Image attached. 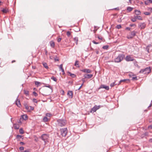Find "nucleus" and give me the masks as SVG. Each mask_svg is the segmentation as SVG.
<instances>
[{"label": "nucleus", "mask_w": 152, "mask_h": 152, "mask_svg": "<svg viewBox=\"0 0 152 152\" xmlns=\"http://www.w3.org/2000/svg\"><path fill=\"white\" fill-rule=\"evenodd\" d=\"M33 94L35 96H37L38 94H37L35 92H33Z\"/></svg>", "instance_id": "49"}, {"label": "nucleus", "mask_w": 152, "mask_h": 152, "mask_svg": "<svg viewBox=\"0 0 152 152\" xmlns=\"http://www.w3.org/2000/svg\"><path fill=\"white\" fill-rule=\"evenodd\" d=\"M61 135L63 137H65L67 133V130L66 128L61 129H60Z\"/></svg>", "instance_id": "5"}, {"label": "nucleus", "mask_w": 152, "mask_h": 152, "mask_svg": "<svg viewBox=\"0 0 152 152\" xmlns=\"http://www.w3.org/2000/svg\"><path fill=\"white\" fill-rule=\"evenodd\" d=\"M137 77H132V80H137Z\"/></svg>", "instance_id": "38"}, {"label": "nucleus", "mask_w": 152, "mask_h": 152, "mask_svg": "<svg viewBox=\"0 0 152 152\" xmlns=\"http://www.w3.org/2000/svg\"><path fill=\"white\" fill-rule=\"evenodd\" d=\"M136 19H138L139 20H142V17L140 16H135Z\"/></svg>", "instance_id": "26"}, {"label": "nucleus", "mask_w": 152, "mask_h": 152, "mask_svg": "<svg viewBox=\"0 0 152 152\" xmlns=\"http://www.w3.org/2000/svg\"><path fill=\"white\" fill-rule=\"evenodd\" d=\"M121 28V26L120 25H117L116 26V28L118 29H120Z\"/></svg>", "instance_id": "41"}, {"label": "nucleus", "mask_w": 152, "mask_h": 152, "mask_svg": "<svg viewBox=\"0 0 152 152\" xmlns=\"http://www.w3.org/2000/svg\"><path fill=\"white\" fill-rule=\"evenodd\" d=\"M125 58L127 61H133L134 60V58L132 57L130 55L127 56Z\"/></svg>", "instance_id": "7"}, {"label": "nucleus", "mask_w": 152, "mask_h": 152, "mask_svg": "<svg viewBox=\"0 0 152 152\" xmlns=\"http://www.w3.org/2000/svg\"><path fill=\"white\" fill-rule=\"evenodd\" d=\"M24 93L26 96H28L29 95V91L27 90H24Z\"/></svg>", "instance_id": "25"}, {"label": "nucleus", "mask_w": 152, "mask_h": 152, "mask_svg": "<svg viewBox=\"0 0 152 152\" xmlns=\"http://www.w3.org/2000/svg\"><path fill=\"white\" fill-rule=\"evenodd\" d=\"M80 71L83 72L88 73H91V70L86 69L81 70Z\"/></svg>", "instance_id": "11"}, {"label": "nucleus", "mask_w": 152, "mask_h": 152, "mask_svg": "<svg viewBox=\"0 0 152 152\" xmlns=\"http://www.w3.org/2000/svg\"><path fill=\"white\" fill-rule=\"evenodd\" d=\"M45 85L44 86V87H45L49 88L51 89L52 90V87L50 86L48 84H45Z\"/></svg>", "instance_id": "24"}, {"label": "nucleus", "mask_w": 152, "mask_h": 152, "mask_svg": "<svg viewBox=\"0 0 152 152\" xmlns=\"http://www.w3.org/2000/svg\"><path fill=\"white\" fill-rule=\"evenodd\" d=\"M19 132L21 134H23L24 133V131L23 129H20L19 130Z\"/></svg>", "instance_id": "35"}, {"label": "nucleus", "mask_w": 152, "mask_h": 152, "mask_svg": "<svg viewBox=\"0 0 152 152\" xmlns=\"http://www.w3.org/2000/svg\"><path fill=\"white\" fill-rule=\"evenodd\" d=\"M152 105V104L151 103V104H150V105L148 107V108H149V107H151Z\"/></svg>", "instance_id": "60"}, {"label": "nucleus", "mask_w": 152, "mask_h": 152, "mask_svg": "<svg viewBox=\"0 0 152 152\" xmlns=\"http://www.w3.org/2000/svg\"><path fill=\"white\" fill-rule=\"evenodd\" d=\"M45 54L46 55H47L48 54V51L46 49H45Z\"/></svg>", "instance_id": "53"}, {"label": "nucleus", "mask_w": 152, "mask_h": 152, "mask_svg": "<svg viewBox=\"0 0 152 152\" xmlns=\"http://www.w3.org/2000/svg\"><path fill=\"white\" fill-rule=\"evenodd\" d=\"M59 69L60 70L63 69V64H61L60 65Z\"/></svg>", "instance_id": "45"}, {"label": "nucleus", "mask_w": 152, "mask_h": 152, "mask_svg": "<svg viewBox=\"0 0 152 152\" xmlns=\"http://www.w3.org/2000/svg\"><path fill=\"white\" fill-rule=\"evenodd\" d=\"M148 133L147 132H145V133L142 134L141 136L142 138H143L144 137L148 136Z\"/></svg>", "instance_id": "16"}, {"label": "nucleus", "mask_w": 152, "mask_h": 152, "mask_svg": "<svg viewBox=\"0 0 152 152\" xmlns=\"http://www.w3.org/2000/svg\"><path fill=\"white\" fill-rule=\"evenodd\" d=\"M98 38L99 39H102V37H98Z\"/></svg>", "instance_id": "59"}, {"label": "nucleus", "mask_w": 152, "mask_h": 152, "mask_svg": "<svg viewBox=\"0 0 152 152\" xmlns=\"http://www.w3.org/2000/svg\"><path fill=\"white\" fill-rule=\"evenodd\" d=\"M127 80L129 81V79H124V80H121L119 82V84H119L121 83H122V82H125Z\"/></svg>", "instance_id": "22"}, {"label": "nucleus", "mask_w": 152, "mask_h": 152, "mask_svg": "<svg viewBox=\"0 0 152 152\" xmlns=\"http://www.w3.org/2000/svg\"><path fill=\"white\" fill-rule=\"evenodd\" d=\"M61 71L63 73V74L64 75V74H65V72H64V69H61Z\"/></svg>", "instance_id": "54"}, {"label": "nucleus", "mask_w": 152, "mask_h": 152, "mask_svg": "<svg viewBox=\"0 0 152 152\" xmlns=\"http://www.w3.org/2000/svg\"><path fill=\"white\" fill-rule=\"evenodd\" d=\"M24 152H29V151L28 150H25L24 151Z\"/></svg>", "instance_id": "63"}, {"label": "nucleus", "mask_w": 152, "mask_h": 152, "mask_svg": "<svg viewBox=\"0 0 152 152\" xmlns=\"http://www.w3.org/2000/svg\"><path fill=\"white\" fill-rule=\"evenodd\" d=\"M137 32L133 31L127 35V37L128 39H132L136 35Z\"/></svg>", "instance_id": "6"}, {"label": "nucleus", "mask_w": 152, "mask_h": 152, "mask_svg": "<svg viewBox=\"0 0 152 152\" xmlns=\"http://www.w3.org/2000/svg\"><path fill=\"white\" fill-rule=\"evenodd\" d=\"M147 10L150 11V12H152V8L151 7H148Z\"/></svg>", "instance_id": "34"}, {"label": "nucleus", "mask_w": 152, "mask_h": 152, "mask_svg": "<svg viewBox=\"0 0 152 152\" xmlns=\"http://www.w3.org/2000/svg\"><path fill=\"white\" fill-rule=\"evenodd\" d=\"M24 106L25 107V108L28 110H29V107L28 106L27 104H24Z\"/></svg>", "instance_id": "39"}, {"label": "nucleus", "mask_w": 152, "mask_h": 152, "mask_svg": "<svg viewBox=\"0 0 152 152\" xmlns=\"http://www.w3.org/2000/svg\"><path fill=\"white\" fill-rule=\"evenodd\" d=\"M22 117L23 119L25 120L27 119L28 118L27 116L26 115H22Z\"/></svg>", "instance_id": "19"}, {"label": "nucleus", "mask_w": 152, "mask_h": 152, "mask_svg": "<svg viewBox=\"0 0 152 152\" xmlns=\"http://www.w3.org/2000/svg\"><path fill=\"white\" fill-rule=\"evenodd\" d=\"M151 69L150 68L147 67L143 69H141L139 72L140 73H142L145 74H147L150 73Z\"/></svg>", "instance_id": "4"}, {"label": "nucleus", "mask_w": 152, "mask_h": 152, "mask_svg": "<svg viewBox=\"0 0 152 152\" xmlns=\"http://www.w3.org/2000/svg\"><path fill=\"white\" fill-rule=\"evenodd\" d=\"M149 128H151V129H152V126H148Z\"/></svg>", "instance_id": "61"}, {"label": "nucleus", "mask_w": 152, "mask_h": 152, "mask_svg": "<svg viewBox=\"0 0 152 152\" xmlns=\"http://www.w3.org/2000/svg\"><path fill=\"white\" fill-rule=\"evenodd\" d=\"M18 97L16 99V104L18 107H20L21 106V104L20 100H18Z\"/></svg>", "instance_id": "13"}, {"label": "nucleus", "mask_w": 152, "mask_h": 152, "mask_svg": "<svg viewBox=\"0 0 152 152\" xmlns=\"http://www.w3.org/2000/svg\"><path fill=\"white\" fill-rule=\"evenodd\" d=\"M92 42L94 44H99V42H96L95 41H94L93 40L92 41Z\"/></svg>", "instance_id": "48"}, {"label": "nucleus", "mask_w": 152, "mask_h": 152, "mask_svg": "<svg viewBox=\"0 0 152 152\" xmlns=\"http://www.w3.org/2000/svg\"><path fill=\"white\" fill-rule=\"evenodd\" d=\"M127 10L129 11L130 12L132 10H133V8L130 7H127Z\"/></svg>", "instance_id": "32"}, {"label": "nucleus", "mask_w": 152, "mask_h": 152, "mask_svg": "<svg viewBox=\"0 0 152 152\" xmlns=\"http://www.w3.org/2000/svg\"><path fill=\"white\" fill-rule=\"evenodd\" d=\"M50 45L52 48H54L55 46L54 42L53 41H51L50 42Z\"/></svg>", "instance_id": "17"}, {"label": "nucleus", "mask_w": 152, "mask_h": 152, "mask_svg": "<svg viewBox=\"0 0 152 152\" xmlns=\"http://www.w3.org/2000/svg\"><path fill=\"white\" fill-rule=\"evenodd\" d=\"M82 86H80L78 88V90H79L80 88H81L82 87Z\"/></svg>", "instance_id": "64"}, {"label": "nucleus", "mask_w": 152, "mask_h": 152, "mask_svg": "<svg viewBox=\"0 0 152 152\" xmlns=\"http://www.w3.org/2000/svg\"><path fill=\"white\" fill-rule=\"evenodd\" d=\"M58 125L60 126H64L66 124V121L64 119H59L57 120Z\"/></svg>", "instance_id": "2"}, {"label": "nucleus", "mask_w": 152, "mask_h": 152, "mask_svg": "<svg viewBox=\"0 0 152 152\" xmlns=\"http://www.w3.org/2000/svg\"><path fill=\"white\" fill-rule=\"evenodd\" d=\"M21 137H22L21 136L18 135H17L16 136V137H17L18 138H21Z\"/></svg>", "instance_id": "50"}, {"label": "nucleus", "mask_w": 152, "mask_h": 152, "mask_svg": "<svg viewBox=\"0 0 152 152\" xmlns=\"http://www.w3.org/2000/svg\"><path fill=\"white\" fill-rule=\"evenodd\" d=\"M35 85L38 86V85L40 84V83L38 81H35Z\"/></svg>", "instance_id": "37"}, {"label": "nucleus", "mask_w": 152, "mask_h": 152, "mask_svg": "<svg viewBox=\"0 0 152 152\" xmlns=\"http://www.w3.org/2000/svg\"><path fill=\"white\" fill-rule=\"evenodd\" d=\"M74 40L75 41H76V44H77V42H78V38L77 37H75L74 38Z\"/></svg>", "instance_id": "40"}, {"label": "nucleus", "mask_w": 152, "mask_h": 152, "mask_svg": "<svg viewBox=\"0 0 152 152\" xmlns=\"http://www.w3.org/2000/svg\"><path fill=\"white\" fill-rule=\"evenodd\" d=\"M68 73L69 74L70 76L72 78H75L76 77V75L75 74H72L70 72H69Z\"/></svg>", "instance_id": "18"}, {"label": "nucleus", "mask_w": 152, "mask_h": 152, "mask_svg": "<svg viewBox=\"0 0 152 152\" xmlns=\"http://www.w3.org/2000/svg\"><path fill=\"white\" fill-rule=\"evenodd\" d=\"M43 120L44 122H47L48 121V119L47 117L45 116L43 118Z\"/></svg>", "instance_id": "28"}, {"label": "nucleus", "mask_w": 152, "mask_h": 152, "mask_svg": "<svg viewBox=\"0 0 152 152\" xmlns=\"http://www.w3.org/2000/svg\"><path fill=\"white\" fill-rule=\"evenodd\" d=\"M46 117H50L51 116V114L49 113H47L46 114Z\"/></svg>", "instance_id": "43"}, {"label": "nucleus", "mask_w": 152, "mask_h": 152, "mask_svg": "<svg viewBox=\"0 0 152 152\" xmlns=\"http://www.w3.org/2000/svg\"><path fill=\"white\" fill-rule=\"evenodd\" d=\"M51 79L53 80V81L56 82L57 80V79L54 76H52L51 77Z\"/></svg>", "instance_id": "27"}, {"label": "nucleus", "mask_w": 152, "mask_h": 152, "mask_svg": "<svg viewBox=\"0 0 152 152\" xmlns=\"http://www.w3.org/2000/svg\"><path fill=\"white\" fill-rule=\"evenodd\" d=\"M74 65L76 66L79 67V61L78 60L76 61Z\"/></svg>", "instance_id": "21"}, {"label": "nucleus", "mask_w": 152, "mask_h": 152, "mask_svg": "<svg viewBox=\"0 0 152 152\" xmlns=\"http://www.w3.org/2000/svg\"><path fill=\"white\" fill-rule=\"evenodd\" d=\"M30 109H29L28 110H29V111L32 110H34V108L33 107H32L31 106H30Z\"/></svg>", "instance_id": "47"}, {"label": "nucleus", "mask_w": 152, "mask_h": 152, "mask_svg": "<svg viewBox=\"0 0 152 152\" xmlns=\"http://www.w3.org/2000/svg\"><path fill=\"white\" fill-rule=\"evenodd\" d=\"M131 20L133 22H135L136 21V18L135 17L134 18L131 19Z\"/></svg>", "instance_id": "44"}, {"label": "nucleus", "mask_w": 152, "mask_h": 152, "mask_svg": "<svg viewBox=\"0 0 152 152\" xmlns=\"http://www.w3.org/2000/svg\"><path fill=\"white\" fill-rule=\"evenodd\" d=\"M34 141L36 142H37L38 141V138L37 137H35V138L34 139Z\"/></svg>", "instance_id": "52"}, {"label": "nucleus", "mask_w": 152, "mask_h": 152, "mask_svg": "<svg viewBox=\"0 0 152 152\" xmlns=\"http://www.w3.org/2000/svg\"><path fill=\"white\" fill-rule=\"evenodd\" d=\"M93 75L92 74H85L83 76L85 78H87L90 79L91 78L93 77Z\"/></svg>", "instance_id": "12"}, {"label": "nucleus", "mask_w": 152, "mask_h": 152, "mask_svg": "<svg viewBox=\"0 0 152 152\" xmlns=\"http://www.w3.org/2000/svg\"><path fill=\"white\" fill-rule=\"evenodd\" d=\"M100 106H97L96 105L94 106L91 109V112H94L96 111L97 110L100 108Z\"/></svg>", "instance_id": "9"}, {"label": "nucleus", "mask_w": 152, "mask_h": 152, "mask_svg": "<svg viewBox=\"0 0 152 152\" xmlns=\"http://www.w3.org/2000/svg\"><path fill=\"white\" fill-rule=\"evenodd\" d=\"M150 3H152V0H147L145 1V4L146 5H148Z\"/></svg>", "instance_id": "15"}, {"label": "nucleus", "mask_w": 152, "mask_h": 152, "mask_svg": "<svg viewBox=\"0 0 152 152\" xmlns=\"http://www.w3.org/2000/svg\"><path fill=\"white\" fill-rule=\"evenodd\" d=\"M24 148L23 146L20 147L19 148V149L20 151H23L24 150Z\"/></svg>", "instance_id": "42"}, {"label": "nucleus", "mask_w": 152, "mask_h": 152, "mask_svg": "<svg viewBox=\"0 0 152 152\" xmlns=\"http://www.w3.org/2000/svg\"><path fill=\"white\" fill-rule=\"evenodd\" d=\"M108 48V45L104 46L102 47V48L104 49L107 50Z\"/></svg>", "instance_id": "30"}, {"label": "nucleus", "mask_w": 152, "mask_h": 152, "mask_svg": "<svg viewBox=\"0 0 152 152\" xmlns=\"http://www.w3.org/2000/svg\"><path fill=\"white\" fill-rule=\"evenodd\" d=\"M43 66L46 69H48V66L47 64L46 63H43Z\"/></svg>", "instance_id": "23"}, {"label": "nucleus", "mask_w": 152, "mask_h": 152, "mask_svg": "<svg viewBox=\"0 0 152 152\" xmlns=\"http://www.w3.org/2000/svg\"><path fill=\"white\" fill-rule=\"evenodd\" d=\"M146 26V24L145 23H140L139 24L138 27L141 29H144Z\"/></svg>", "instance_id": "8"}, {"label": "nucleus", "mask_w": 152, "mask_h": 152, "mask_svg": "<svg viewBox=\"0 0 152 152\" xmlns=\"http://www.w3.org/2000/svg\"><path fill=\"white\" fill-rule=\"evenodd\" d=\"M33 101L34 102H35V103H37V101L36 100V99H33Z\"/></svg>", "instance_id": "51"}, {"label": "nucleus", "mask_w": 152, "mask_h": 152, "mask_svg": "<svg viewBox=\"0 0 152 152\" xmlns=\"http://www.w3.org/2000/svg\"><path fill=\"white\" fill-rule=\"evenodd\" d=\"M149 141L150 142H152V139H150L149 140Z\"/></svg>", "instance_id": "58"}, {"label": "nucleus", "mask_w": 152, "mask_h": 152, "mask_svg": "<svg viewBox=\"0 0 152 152\" xmlns=\"http://www.w3.org/2000/svg\"><path fill=\"white\" fill-rule=\"evenodd\" d=\"M96 52L97 54H98L99 53V51H96Z\"/></svg>", "instance_id": "62"}, {"label": "nucleus", "mask_w": 152, "mask_h": 152, "mask_svg": "<svg viewBox=\"0 0 152 152\" xmlns=\"http://www.w3.org/2000/svg\"><path fill=\"white\" fill-rule=\"evenodd\" d=\"M71 34V32L69 31H68L66 33V35L68 37H69Z\"/></svg>", "instance_id": "36"}, {"label": "nucleus", "mask_w": 152, "mask_h": 152, "mask_svg": "<svg viewBox=\"0 0 152 152\" xmlns=\"http://www.w3.org/2000/svg\"><path fill=\"white\" fill-rule=\"evenodd\" d=\"M67 95L70 98H72L73 97V92L72 91H68Z\"/></svg>", "instance_id": "14"}, {"label": "nucleus", "mask_w": 152, "mask_h": 152, "mask_svg": "<svg viewBox=\"0 0 152 152\" xmlns=\"http://www.w3.org/2000/svg\"><path fill=\"white\" fill-rule=\"evenodd\" d=\"M135 13L136 15H138L140 14L141 12L140 10H135Z\"/></svg>", "instance_id": "20"}, {"label": "nucleus", "mask_w": 152, "mask_h": 152, "mask_svg": "<svg viewBox=\"0 0 152 152\" xmlns=\"http://www.w3.org/2000/svg\"><path fill=\"white\" fill-rule=\"evenodd\" d=\"M102 88H104L107 90H108L109 89V87L108 86H106L104 85H101L99 88L98 89H99Z\"/></svg>", "instance_id": "10"}, {"label": "nucleus", "mask_w": 152, "mask_h": 152, "mask_svg": "<svg viewBox=\"0 0 152 152\" xmlns=\"http://www.w3.org/2000/svg\"><path fill=\"white\" fill-rule=\"evenodd\" d=\"M61 40V38H57V41L58 42H60Z\"/></svg>", "instance_id": "46"}, {"label": "nucleus", "mask_w": 152, "mask_h": 152, "mask_svg": "<svg viewBox=\"0 0 152 152\" xmlns=\"http://www.w3.org/2000/svg\"><path fill=\"white\" fill-rule=\"evenodd\" d=\"M49 137V135L47 134H43L41 137V138L42 140L44 141L45 144L48 142V140Z\"/></svg>", "instance_id": "3"}, {"label": "nucleus", "mask_w": 152, "mask_h": 152, "mask_svg": "<svg viewBox=\"0 0 152 152\" xmlns=\"http://www.w3.org/2000/svg\"><path fill=\"white\" fill-rule=\"evenodd\" d=\"M116 85V84H115V81L112 83H111L110 85V86L111 87H113V86H114L115 85Z\"/></svg>", "instance_id": "31"}, {"label": "nucleus", "mask_w": 152, "mask_h": 152, "mask_svg": "<svg viewBox=\"0 0 152 152\" xmlns=\"http://www.w3.org/2000/svg\"><path fill=\"white\" fill-rule=\"evenodd\" d=\"M20 144H21L22 145H23L25 144V143L23 142H20Z\"/></svg>", "instance_id": "57"}, {"label": "nucleus", "mask_w": 152, "mask_h": 152, "mask_svg": "<svg viewBox=\"0 0 152 152\" xmlns=\"http://www.w3.org/2000/svg\"><path fill=\"white\" fill-rule=\"evenodd\" d=\"M130 28L129 27H126L125 28L126 30H130Z\"/></svg>", "instance_id": "56"}, {"label": "nucleus", "mask_w": 152, "mask_h": 152, "mask_svg": "<svg viewBox=\"0 0 152 152\" xmlns=\"http://www.w3.org/2000/svg\"><path fill=\"white\" fill-rule=\"evenodd\" d=\"M82 81L83 82V83H84L85 81V78H83L82 79Z\"/></svg>", "instance_id": "55"}, {"label": "nucleus", "mask_w": 152, "mask_h": 152, "mask_svg": "<svg viewBox=\"0 0 152 152\" xmlns=\"http://www.w3.org/2000/svg\"><path fill=\"white\" fill-rule=\"evenodd\" d=\"M125 56L123 54H119L118 56L114 59V62L116 63H119L121 62L125 58Z\"/></svg>", "instance_id": "1"}, {"label": "nucleus", "mask_w": 152, "mask_h": 152, "mask_svg": "<svg viewBox=\"0 0 152 152\" xmlns=\"http://www.w3.org/2000/svg\"><path fill=\"white\" fill-rule=\"evenodd\" d=\"M144 14L145 15H150L151 14V12H144Z\"/></svg>", "instance_id": "29"}, {"label": "nucleus", "mask_w": 152, "mask_h": 152, "mask_svg": "<svg viewBox=\"0 0 152 152\" xmlns=\"http://www.w3.org/2000/svg\"><path fill=\"white\" fill-rule=\"evenodd\" d=\"M2 12H3L6 13H7V12H8V10L6 9H3L2 10Z\"/></svg>", "instance_id": "33"}]
</instances>
